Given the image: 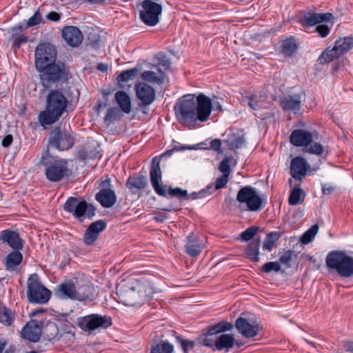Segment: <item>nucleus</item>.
<instances>
[{
  "label": "nucleus",
  "mask_w": 353,
  "mask_h": 353,
  "mask_svg": "<svg viewBox=\"0 0 353 353\" xmlns=\"http://www.w3.org/2000/svg\"><path fill=\"white\" fill-rule=\"evenodd\" d=\"M10 40L13 41L12 48L16 50L20 48L22 44L28 41V37L25 34L18 35L17 33L11 34Z\"/></svg>",
  "instance_id": "obj_48"
},
{
  "label": "nucleus",
  "mask_w": 353,
  "mask_h": 353,
  "mask_svg": "<svg viewBox=\"0 0 353 353\" xmlns=\"http://www.w3.org/2000/svg\"><path fill=\"white\" fill-rule=\"evenodd\" d=\"M101 190L96 194L95 199L103 207L111 208L117 202V196L112 189L111 180L106 177L99 184Z\"/></svg>",
  "instance_id": "obj_13"
},
{
  "label": "nucleus",
  "mask_w": 353,
  "mask_h": 353,
  "mask_svg": "<svg viewBox=\"0 0 353 353\" xmlns=\"http://www.w3.org/2000/svg\"><path fill=\"white\" fill-rule=\"evenodd\" d=\"M281 237V233L277 232H272L268 234L264 240L263 244V249L271 251L276 241Z\"/></svg>",
  "instance_id": "obj_39"
},
{
  "label": "nucleus",
  "mask_w": 353,
  "mask_h": 353,
  "mask_svg": "<svg viewBox=\"0 0 353 353\" xmlns=\"http://www.w3.org/2000/svg\"><path fill=\"white\" fill-rule=\"evenodd\" d=\"M210 328V332H213L216 334L218 333L231 330L233 328V324L228 321H221Z\"/></svg>",
  "instance_id": "obj_42"
},
{
  "label": "nucleus",
  "mask_w": 353,
  "mask_h": 353,
  "mask_svg": "<svg viewBox=\"0 0 353 353\" xmlns=\"http://www.w3.org/2000/svg\"><path fill=\"white\" fill-rule=\"evenodd\" d=\"M243 101L247 102L249 107L254 110H258L263 108L264 105L263 97L257 94L245 96L243 97Z\"/></svg>",
  "instance_id": "obj_32"
},
{
  "label": "nucleus",
  "mask_w": 353,
  "mask_h": 353,
  "mask_svg": "<svg viewBox=\"0 0 353 353\" xmlns=\"http://www.w3.org/2000/svg\"><path fill=\"white\" fill-rule=\"evenodd\" d=\"M297 46L294 38L291 37L283 41L282 52L288 56H291L296 50Z\"/></svg>",
  "instance_id": "obj_41"
},
{
  "label": "nucleus",
  "mask_w": 353,
  "mask_h": 353,
  "mask_svg": "<svg viewBox=\"0 0 353 353\" xmlns=\"http://www.w3.org/2000/svg\"><path fill=\"white\" fill-rule=\"evenodd\" d=\"M28 28L26 24H18L11 28V34L17 33L18 35H21L22 34L21 32Z\"/></svg>",
  "instance_id": "obj_60"
},
{
  "label": "nucleus",
  "mask_w": 353,
  "mask_h": 353,
  "mask_svg": "<svg viewBox=\"0 0 353 353\" xmlns=\"http://www.w3.org/2000/svg\"><path fill=\"white\" fill-rule=\"evenodd\" d=\"M236 201L239 208L243 211L258 212L263 208V199L250 185H245L238 191Z\"/></svg>",
  "instance_id": "obj_7"
},
{
  "label": "nucleus",
  "mask_w": 353,
  "mask_h": 353,
  "mask_svg": "<svg viewBox=\"0 0 353 353\" xmlns=\"http://www.w3.org/2000/svg\"><path fill=\"white\" fill-rule=\"evenodd\" d=\"M310 168L309 163L303 157H296L291 160L290 173L292 178L301 181L305 176Z\"/></svg>",
  "instance_id": "obj_16"
},
{
  "label": "nucleus",
  "mask_w": 353,
  "mask_h": 353,
  "mask_svg": "<svg viewBox=\"0 0 353 353\" xmlns=\"http://www.w3.org/2000/svg\"><path fill=\"white\" fill-rule=\"evenodd\" d=\"M76 300L85 301L93 299V288L88 284L82 285L77 288Z\"/></svg>",
  "instance_id": "obj_33"
},
{
  "label": "nucleus",
  "mask_w": 353,
  "mask_h": 353,
  "mask_svg": "<svg viewBox=\"0 0 353 353\" xmlns=\"http://www.w3.org/2000/svg\"><path fill=\"white\" fill-rule=\"evenodd\" d=\"M27 297L32 303L45 304L48 302L51 292L41 283L37 274L29 276L27 281Z\"/></svg>",
  "instance_id": "obj_8"
},
{
  "label": "nucleus",
  "mask_w": 353,
  "mask_h": 353,
  "mask_svg": "<svg viewBox=\"0 0 353 353\" xmlns=\"http://www.w3.org/2000/svg\"><path fill=\"white\" fill-rule=\"evenodd\" d=\"M117 295L119 302L129 306L141 305L148 299L146 287L142 284L129 286L121 283L117 287Z\"/></svg>",
  "instance_id": "obj_6"
},
{
  "label": "nucleus",
  "mask_w": 353,
  "mask_h": 353,
  "mask_svg": "<svg viewBox=\"0 0 353 353\" xmlns=\"http://www.w3.org/2000/svg\"><path fill=\"white\" fill-rule=\"evenodd\" d=\"M294 252L292 250L284 251L279 257L281 263L285 265L288 268L290 267V262L292 261L293 257L295 256Z\"/></svg>",
  "instance_id": "obj_50"
},
{
  "label": "nucleus",
  "mask_w": 353,
  "mask_h": 353,
  "mask_svg": "<svg viewBox=\"0 0 353 353\" xmlns=\"http://www.w3.org/2000/svg\"><path fill=\"white\" fill-rule=\"evenodd\" d=\"M112 324L108 315L92 314L77 319V325L83 331L91 332L97 329H107Z\"/></svg>",
  "instance_id": "obj_10"
},
{
  "label": "nucleus",
  "mask_w": 353,
  "mask_h": 353,
  "mask_svg": "<svg viewBox=\"0 0 353 353\" xmlns=\"http://www.w3.org/2000/svg\"><path fill=\"white\" fill-rule=\"evenodd\" d=\"M228 181V176L223 174L221 177L217 178L215 181L214 186L213 185H208L206 189V195L212 194L214 191L224 188Z\"/></svg>",
  "instance_id": "obj_37"
},
{
  "label": "nucleus",
  "mask_w": 353,
  "mask_h": 353,
  "mask_svg": "<svg viewBox=\"0 0 353 353\" xmlns=\"http://www.w3.org/2000/svg\"><path fill=\"white\" fill-rule=\"evenodd\" d=\"M334 47L335 50L341 56L353 48V38L344 37L343 39H340L335 42Z\"/></svg>",
  "instance_id": "obj_34"
},
{
  "label": "nucleus",
  "mask_w": 353,
  "mask_h": 353,
  "mask_svg": "<svg viewBox=\"0 0 353 353\" xmlns=\"http://www.w3.org/2000/svg\"><path fill=\"white\" fill-rule=\"evenodd\" d=\"M205 241L198 235L190 232L186 237L185 249L186 253L192 257L198 256L205 248Z\"/></svg>",
  "instance_id": "obj_15"
},
{
  "label": "nucleus",
  "mask_w": 353,
  "mask_h": 353,
  "mask_svg": "<svg viewBox=\"0 0 353 353\" xmlns=\"http://www.w3.org/2000/svg\"><path fill=\"white\" fill-rule=\"evenodd\" d=\"M105 228L106 223L103 220L92 223L84 233L83 242L86 245H92L98 239L100 232H103Z\"/></svg>",
  "instance_id": "obj_18"
},
{
  "label": "nucleus",
  "mask_w": 353,
  "mask_h": 353,
  "mask_svg": "<svg viewBox=\"0 0 353 353\" xmlns=\"http://www.w3.org/2000/svg\"><path fill=\"white\" fill-rule=\"evenodd\" d=\"M280 270V264L279 262L276 261L265 263L261 268V271L265 273H270L272 272H278Z\"/></svg>",
  "instance_id": "obj_51"
},
{
  "label": "nucleus",
  "mask_w": 353,
  "mask_h": 353,
  "mask_svg": "<svg viewBox=\"0 0 353 353\" xmlns=\"http://www.w3.org/2000/svg\"><path fill=\"white\" fill-rule=\"evenodd\" d=\"M46 18L52 21H58L61 18V14L57 12H50L47 15Z\"/></svg>",
  "instance_id": "obj_63"
},
{
  "label": "nucleus",
  "mask_w": 353,
  "mask_h": 353,
  "mask_svg": "<svg viewBox=\"0 0 353 353\" xmlns=\"http://www.w3.org/2000/svg\"><path fill=\"white\" fill-rule=\"evenodd\" d=\"M143 10L140 12V18L146 25L150 26H155L159 20V15L161 13V6L151 0H144L141 3Z\"/></svg>",
  "instance_id": "obj_12"
},
{
  "label": "nucleus",
  "mask_w": 353,
  "mask_h": 353,
  "mask_svg": "<svg viewBox=\"0 0 353 353\" xmlns=\"http://www.w3.org/2000/svg\"><path fill=\"white\" fill-rule=\"evenodd\" d=\"M180 113L184 123L195 125L197 121L205 122L210 116V98L199 93L195 99L194 94L183 96L178 102Z\"/></svg>",
  "instance_id": "obj_2"
},
{
  "label": "nucleus",
  "mask_w": 353,
  "mask_h": 353,
  "mask_svg": "<svg viewBox=\"0 0 353 353\" xmlns=\"http://www.w3.org/2000/svg\"><path fill=\"white\" fill-rule=\"evenodd\" d=\"M176 150V147L174 146L172 149L163 152L160 157H155L152 159L150 169V182L155 192L159 196H166V185L160 184L162 179L161 170L160 168V160L162 158L170 157L174 154Z\"/></svg>",
  "instance_id": "obj_9"
},
{
  "label": "nucleus",
  "mask_w": 353,
  "mask_h": 353,
  "mask_svg": "<svg viewBox=\"0 0 353 353\" xmlns=\"http://www.w3.org/2000/svg\"><path fill=\"white\" fill-rule=\"evenodd\" d=\"M143 79L150 82H160L161 79L157 76L156 73L152 71H144L141 74Z\"/></svg>",
  "instance_id": "obj_54"
},
{
  "label": "nucleus",
  "mask_w": 353,
  "mask_h": 353,
  "mask_svg": "<svg viewBox=\"0 0 353 353\" xmlns=\"http://www.w3.org/2000/svg\"><path fill=\"white\" fill-rule=\"evenodd\" d=\"M341 55L338 51L335 50V47L331 50H326L323 52L321 55L319 57L318 61L319 63L323 64L325 63H329L333 61L334 59H338Z\"/></svg>",
  "instance_id": "obj_36"
},
{
  "label": "nucleus",
  "mask_w": 353,
  "mask_h": 353,
  "mask_svg": "<svg viewBox=\"0 0 353 353\" xmlns=\"http://www.w3.org/2000/svg\"><path fill=\"white\" fill-rule=\"evenodd\" d=\"M0 239L6 243L14 250H19L22 248V240L19 234L14 231L3 230L1 233Z\"/></svg>",
  "instance_id": "obj_27"
},
{
  "label": "nucleus",
  "mask_w": 353,
  "mask_h": 353,
  "mask_svg": "<svg viewBox=\"0 0 353 353\" xmlns=\"http://www.w3.org/2000/svg\"><path fill=\"white\" fill-rule=\"evenodd\" d=\"M178 341L180 342L181 347L184 353H188L190 350L194 347V342L188 340H185L178 336Z\"/></svg>",
  "instance_id": "obj_57"
},
{
  "label": "nucleus",
  "mask_w": 353,
  "mask_h": 353,
  "mask_svg": "<svg viewBox=\"0 0 353 353\" xmlns=\"http://www.w3.org/2000/svg\"><path fill=\"white\" fill-rule=\"evenodd\" d=\"M301 96L299 94L288 95L280 100L283 110L291 111L296 114L301 108Z\"/></svg>",
  "instance_id": "obj_25"
},
{
  "label": "nucleus",
  "mask_w": 353,
  "mask_h": 353,
  "mask_svg": "<svg viewBox=\"0 0 353 353\" xmlns=\"http://www.w3.org/2000/svg\"><path fill=\"white\" fill-rule=\"evenodd\" d=\"M48 143L56 149L63 151L73 146L74 138L69 130L57 126L50 132Z\"/></svg>",
  "instance_id": "obj_11"
},
{
  "label": "nucleus",
  "mask_w": 353,
  "mask_h": 353,
  "mask_svg": "<svg viewBox=\"0 0 353 353\" xmlns=\"http://www.w3.org/2000/svg\"><path fill=\"white\" fill-rule=\"evenodd\" d=\"M139 70L136 68L123 71L117 78L119 82H127L134 79L138 74Z\"/></svg>",
  "instance_id": "obj_43"
},
{
  "label": "nucleus",
  "mask_w": 353,
  "mask_h": 353,
  "mask_svg": "<svg viewBox=\"0 0 353 353\" xmlns=\"http://www.w3.org/2000/svg\"><path fill=\"white\" fill-rule=\"evenodd\" d=\"M23 255L19 250L10 252L6 258V269L8 271H14L21 263Z\"/></svg>",
  "instance_id": "obj_30"
},
{
  "label": "nucleus",
  "mask_w": 353,
  "mask_h": 353,
  "mask_svg": "<svg viewBox=\"0 0 353 353\" xmlns=\"http://www.w3.org/2000/svg\"><path fill=\"white\" fill-rule=\"evenodd\" d=\"M77 287L72 280H67L57 286L54 294L61 299L76 300Z\"/></svg>",
  "instance_id": "obj_20"
},
{
  "label": "nucleus",
  "mask_w": 353,
  "mask_h": 353,
  "mask_svg": "<svg viewBox=\"0 0 353 353\" xmlns=\"http://www.w3.org/2000/svg\"><path fill=\"white\" fill-rule=\"evenodd\" d=\"M332 18L331 13H317L308 12L301 18V23L304 28L314 26L318 23L329 21Z\"/></svg>",
  "instance_id": "obj_21"
},
{
  "label": "nucleus",
  "mask_w": 353,
  "mask_h": 353,
  "mask_svg": "<svg viewBox=\"0 0 353 353\" xmlns=\"http://www.w3.org/2000/svg\"><path fill=\"white\" fill-rule=\"evenodd\" d=\"M39 163L44 166L46 179L52 183L67 180L72 174L67 159L52 156L47 150L43 153Z\"/></svg>",
  "instance_id": "obj_4"
},
{
  "label": "nucleus",
  "mask_w": 353,
  "mask_h": 353,
  "mask_svg": "<svg viewBox=\"0 0 353 353\" xmlns=\"http://www.w3.org/2000/svg\"><path fill=\"white\" fill-rule=\"evenodd\" d=\"M210 148L217 152H222L221 151V141L215 139L210 142Z\"/></svg>",
  "instance_id": "obj_59"
},
{
  "label": "nucleus",
  "mask_w": 353,
  "mask_h": 353,
  "mask_svg": "<svg viewBox=\"0 0 353 353\" xmlns=\"http://www.w3.org/2000/svg\"><path fill=\"white\" fill-rule=\"evenodd\" d=\"M305 151L312 154L321 156L324 152V148L321 143H312V141L308 146H306Z\"/></svg>",
  "instance_id": "obj_49"
},
{
  "label": "nucleus",
  "mask_w": 353,
  "mask_h": 353,
  "mask_svg": "<svg viewBox=\"0 0 353 353\" xmlns=\"http://www.w3.org/2000/svg\"><path fill=\"white\" fill-rule=\"evenodd\" d=\"M321 190L323 194L329 195L333 192L334 188L330 184L323 183L321 184Z\"/></svg>",
  "instance_id": "obj_62"
},
{
  "label": "nucleus",
  "mask_w": 353,
  "mask_h": 353,
  "mask_svg": "<svg viewBox=\"0 0 353 353\" xmlns=\"http://www.w3.org/2000/svg\"><path fill=\"white\" fill-rule=\"evenodd\" d=\"M330 30L331 28L325 24L319 25L315 28V31L323 38L326 37L330 34Z\"/></svg>",
  "instance_id": "obj_56"
},
{
  "label": "nucleus",
  "mask_w": 353,
  "mask_h": 353,
  "mask_svg": "<svg viewBox=\"0 0 353 353\" xmlns=\"http://www.w3.org/2000/svg\"><path fill=\"white\" fill-rule=\"evenodd\" d=\"M325 264L329 270L336 272L341 277L353 276V257L345 251L330 252L326 256Z\"/></svg>",
  "instance_id": "obj_5"
},
{
  "label": "nucleus",
  "mask_w": 353,
  "mask_h": 353,
  "mask_svg": "<svg viewBox=\"0 0 353 353\" xmlns=\"http://www.w3.org/2000/svg\"><path fill=\"white\" fill-rule=\"evenodd\" d=\"M63 209L65 211L72 213L76 218L82 217L86 210L85 201L71 196L63 205Z\"/></svg>",
  "instance_id": "obj_23"
},
{
  "label": "nucleus",
  "mask_w": 353,
  "mask_h": 353,
  "mask_svg": "<svg viewBox=\"0 0 353 353\" xmlns=\"http://www.w3.org/2000/svg\"><path fill=\"white\" fill-rule=\"evenodd\" d=\"M235 339L232 334H222L216 341V350L228 352L234 345Z\"/></svg>",
  "instance_id": "obj_28"
},
{
  "label": "nucleus",
  "mask_w": 353,
  "mask_h": 353,
  "mask_svg": "<svg viewBox=\"0 0 353 353\" xmlns=\"http://www.w3.org/2000/svg\"><path fill=\"white\" fill-rule=\"evenodd\" d=\"M261 245L260 239L252 240L245 250V254L252 261L257 263L259 261V248Z\"/></svg>",
  "instance_id": "obj_31"
},
{
  "label": "nucleus",
  "mask_w": 353,
  "mask_h": 353,
  "mask_svg": "<svg viewBox=\"0 0 353 353\" xmlns=\"http://www.w3.org/2000/svg\"><path fill=\"white\" fill-rule=\"evenodd\" d=\"M85 208L86 210L85 211L84 215H85L88 219H92L95 215V208L85 201Z\"/></svg>",
  "instance_id": "obj_58"
},
{
  "label": "nucleus",
  "mask_w": 353,
  "mask_h": 353,
  "mask_svg": "<svg viewBox=\"0 0 353 353\" xmlns=\"http://www.w3.org/2000/svg\"><path fill=\"white\" fill-rule=\"evenodd\" d=\"M302 190L299 188H294L290 194L288 198L289 204L291 205H296L301 203V196Z\"/></svg>",
  "instance_id": "obj_47"
},
{
  "label": "nucleus",
  "mask_w": 353,
  "mask_h": 353,
  "mask_svg": "<svg viewBox=\"0 0 353 353\" xmlns=\"http://www.w3.org/2000/svg\"><path fill=\"white\" fill-rule=\"evenodd\" d=\"M115 101L119 105L121 110L128 114L132 110L131 101L129 95L123 90H119L114 95Z\"/></svg>",
  "instance_id": "obj_29"
},
{
  "label": "nucleus",
  "mask_w": 353,
  "mask_h": 353,
  "mask_svg": "<svg viewBox=\"0 0 353 353\" xmlns=\"http://www.w3.org/2000/svg\"><path fill=\"white\" fill-rule=\"evenodd\" d=\"M235 327L238 332L246 338L256 336L261 328L259 324L250 323L248 319L243 317H239L236 320Z\"/></svg>",
  "instance_id": "obj_19"
},
{
  "label": "nucleus",
  "mask_w": 353,
  "mask_h": 353,
  "mask_svg": "<svg viewBox=\"0 0 353 353\" xmlns=\"http://www.w3.org/2000/svg\"><path fill=\"white\" fill-rule=\"evenodd\" d=\"M173 350V345L168 341H161L152 347L150 353H172Z\"/></svg>",
  "instance_id": "obj_38"
},
{
  "label": "nucleus",
  "mask_w": 353,
  "mask_h": 353,
  "mask_svg": "<svg viewBox=\"0 0 353 353\" xmlns=\"http://www.w3.org/2000/svg\"><path fill=\"white\" fill-rule=\"evenodd\" d=\"M13 141V137L11 134H8L3 139L1 145L4 148H8L10 146Z\"/></svg>",
  "instance_id": "obj_64"
},
{
  "label": "nucleus",
  "mask_w": 353,
  "mask_h": 353,
  "mask_svg": "<svg viewBox=\"0 0 353 353\" xmlns=\"http://www.w3.org/2000/svg\"><path fill=\"white\" fill-rule=\"evenodd\" d=\"M206 196V190H201L198 192L188 194L186 190L178 188V198H183L186 200H193L197 198H202Z\"/></svg>",
  "instance_id": "obj_40"
},
{
  "label": "nucleus",
  "mask_w": 353,
  "mask_h": 353,
  "mask_svg": "<svg viewBox=\"0 0 353 353\" xmlns=\"http://www.w3.org/2000/svg\"><path fill=\"white\" fill-rule=\"evenodd\" d=\"M217 338L218 336H216L215 333L210 332V328L202 341V344L204 346L212 348L213 350H216V341Z\"/></svg>",
  "instance_id": "obj_44"
},
{
  "label": "nucleus",
  "mask_w": 353,
  "mask_h": 353,
  "mask_svg": "<svg viewBox=\"0 0 353 353\" xmlns=\"http://www.w3.org/2000/svg\"><path fill=\"white\" fill-rule=\"evenodd\" d=\"M42 320L32 319L29 321L21 330V336L30 342L39 341L43 327Z\"/></svg>",
  "instance_id": "obj_14"
},
{
  "label": "nucleus",
  "mask_w": 353,
  "mask_h": 353,
  "mask_svg": "<svg viewBox=\"0 0 353 353\" xmlns=\"http://www.w3.org/2000/svg\"><path fill=\"white\" fill-rule=\"evenodd\" d=\"M319 230V226L315 224L313 225L309 230H307L301 237V243L303 244H308L314 238Z\"/></svg>",
  "instance_id": "obj_45"
},
{
  "label": "nucleus",
  "mask_w": 353,
  "mask_h": 353,
  "mask_svg": "<svg viewBox=\"0 0 353 353\" xmlns=\"http://www.w3.org/2000/svg\"><path fill=\"white\" fill-rule=\"evenodd\" d=\"M148 179L142 174H134L128 177L126 181V187L132 194L138 190H142L148 186Z\"/></svg>",
  "instance_id": "obj_26"
},
{
  "label": "nucleus",
  "mask_w": 353,
  "mask_h": 353,
  "mask_svg": "<svg viewBox=\"0 0 353 353\" xmlns=\"http://www.w3.org/2000/svg\"><path fill=\"white\" fill-rule=\"evenodd\" d=\"M312 141V135L307 130L297 129L292 132L290 136V143L296 147L308 146Z\"/></svg>",
  "instance_id": "obj_24"
},
{
  "label": "nucleus",
  "mask_w": 353,
  "mask_h": 353,
  "mask_svg": "<svg viewBox=\"0 0 353 353\" xmlns=\"http://www.w3.org/2000/svg\"><path fill=\"white\" fill-rule=\"evenodd\" d=\"M68 100L62 90H51L46 97L44 110L40 112L38 119L42 126L54 123L67 111Z\"/></svg>",
  "instance_id": "obj_3"
},
{
  "label": "nucleus",
  "mask_w": 353,
  "mask_h": 353,
  "mask_svg": "<svg viewBox=\"0 0 353 353\" xmlns=\"http://www.w3.org/2000/svg\"><path fill=\"white\" fill-rule=\"evenodd\" d=\"M231 161L230 157H225L219 165V170L223 174H227L229 176L230 172V162Z\"/></svg>",
  "instance_id": "obj_53"
},
{
  "label": "nucleus",
  "mask_w": 353,
  "mask_h": 353,
  "mask_svg": "<svg viewBox=\"0 0 353 353\" xmlns=\"http://www.w3.org/2000/svg\"><path fill=\"white\" fill-rule=\"evenodd\" d=\"M14 319V312L4 305L0 306V323L6 325H10Z\"/></svg>",
  "instance_id": "obj_35"
},
{
  "label": "nucleus",
  "mask_w": 353,
  "mask_h": 353,
  "mask_svg": "<svg viewBox=\"0 0 353 353\" xmlns=\"http://www.w3.org/2000/svg\"><path fill=\"white\" fill-rule=\"evenodd\" d=\"M57 50L53 44L40 43L35 49L34 65L42 86L46 89L67 83L70 71L65 63L57 61Z\"/></svg>",
  "instance_id": "obj_1"
},
{
  "label": "nucleus",
  "mask_w": 353,
  "mask_h": 353,
  "mask_svg": "<svg viewBox=\"0 0 353 353\" xmlns=\"http://www.w3.org/2000/svg\"><path fill=\"white\" fill-rule=\"evenodd\" d=\"M210 113L212 112V110L217 111L219 112L223 111L222 105L221 104L220 102L216 101H212V100L210 99Z\"/></svg>",
  "instance_id": "obj_61"
},
{
  "label": "nucleus",
  "mask_w": 353,
  "mask_h": 353,
  "mask_svg": "<svg viewBox=\"0 0 353 353\" xmlns=\"http://www.w3.org/2000/svg\"><path fill=\"white\" fill-rule=\"evenodd\" d=\"M62 37L65 41L71 47L79 46L83 41L81 30L75 26H65L62 30Z\"/></svg>",
  "instance_id": "obj_22"
},
{
  "label": "nucleus",
  "mask_w": 353,
  "mask_h": 353,
  "mask_svg": "<svg viewBox=\"0 0 353 353\" xmlns=\"http://www.w3.org/2000/svg\"><path fill=\"white\" fill-rule=\"evenodd\" d=\"M136 94L141 101V106H147L151 104L155 99L154 88L145 83H139L135 85Z\"/></svg>",
  "instance_id": "obj_17"
},
{
  "label": "nucleus",
  "mask_w": 353,
  "mask_h": 353,
  "mask_svg": "<svg viewBox=\"0 0 353 353\" xmlns=\"http://www.w3.org/2000/svg\"><path fill=\"white\" fill-rule=\"evenodd\" d=\"M257 230L258 228L256 227H251L248 228L241 233V239L245 241H248L251 240L256 234Z\"/></svg>",
  "instance_id": "obj_52"
},
{
  "label": "nucleus",
  "mask_w": 353,
  "mask_h": 353,
  "mask_svg": "<svg viewBox=\"0 0 353 353\" xmlns=\"http://www.w3.org/2000/svg\"><path fill=\"white\" fill-rule=\"evenodd\" d=\"M122 116L120 110L117 107L110 108L105 116V122L113 123Z\"/></svg>",
  "instance_id": "obj_46"
},
{
  "label": "nucleus",
  "mask_w": 353,
  "mask_h": 353,
  "mask_svg": "<svg viewBox=\"0 0 353 353\" xmlns=\"http://www.w3.org/2000/svg\"><path fill=\"white\" fill-rule=\"evenodd\" d=\"M41 21V14L40 12L37 11L31 17L26 23V27H32L39 24Z\"/></svg>",
  "instance_id": "obj_55"
}]
</instances>
